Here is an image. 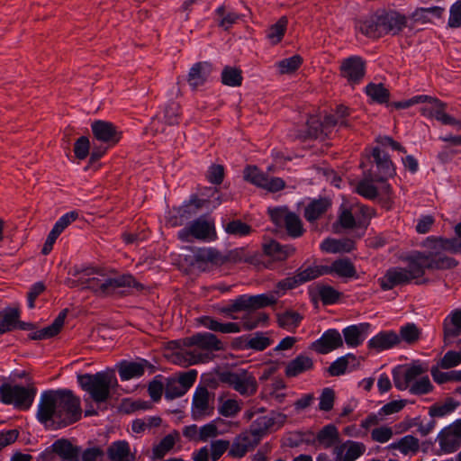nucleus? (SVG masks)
<instances>
[{
  "mask_svg": "<svg viewBox=\"0 0 461 461\" xmlns=\"http://www.w3.org/2000/svg\"><path fill=\"white\" fill-rule=\"evenodd\" d=\"M424 247L429 252H415L407 258L408 266L405 271L410 275V280L419 279L425 274V270L451 269L457 265V261L442 254V251L461 253V239H443L429 237L424 241Z\"/></svg>",
  "mask_w": 461,
  "mask_h": 461,
  "instance_id": "1",
  "label": "nucleus"
},
{
  "mask_svg": "<svg viewBox=\"0 0 461 461\" xmlns=\"http://www.w3.org/2000/svg\"><path fill=\"white\" fill-rule=\"evenodd\" d=\"M185 347H195L192 350H182L176 353V362L184 366L205 363L212 359L213 351L221 350L222 343L218 338L209 332L196 333L183 339Z\"/></svg>",
  "mask_w": 461,
  "mask_h": 461,
  "instance_id": "2",
  "label": "nucleus"
},
{
  "mask_svg": "<svg viewBox=\"0 0 461 461\" xmlns=\"http://www.w3.org/2000/svg\"><path fill=\"white\" fill-rule=\"evenodd\" d=\"M407 26V18L395 11H377L365 20L358 21L357 28L370 38L385 34L396 35Z\"/></svg>",
  "mask_w": 461,
  "mask_h": 461,
  "instance_id": "3",
  "label": "nucleus"
},
{
  "mask_svg": "<svg viewBox=\"0 0 461 461\" xmlns=\"http://www.w3.org/2000/svg\"><path fill=\"white\" fill-rule=\"evenodd\" d=\"M86 275L96 274L97 276L89 277L85 283L86 287L91 289L96 295L106 297L113 294L116 289L121 287H134L137 290H142L143 285L136 281L131 275H122L110 277L104 273H100L95 268L85 270Z\"/></svg>",
  "mask_w": 461,
  "mask_h": 461,
  "instance_id": "4",
  "label": "nucleus"
},
{
  "mask_svg": "<svg viewBox=\"0 0 461 461\" xmlns=\"http://www.w3.org/2000/svg\"><path fill=\"white\" fill-rule=\"evenodd\" d=\"M77 382L82 389L87 392L95 402H104L110 397V389L115 384L116 378L107 372L84 374L77 375Z\"/></svg>",
  "mask_w": 461,
  "mask_h": 461,
  "instance_id": "5",
  "label": "nucleus"
},
{
  "mask_svg": "<svg viewBox=\"0 0 461 461\" xmlns=\"http://www.w3.org/2000/svg\"><path fill=\"white\" fill-rule=\"evenodd\" d=\"M55 393V405L57 423L59 427H66L81 418L82 410L80 400L70 390H57Z\"/></svg>",
  "mask_w": 461,
  "mask_h": 461,
  "instance_id": "6",
  "label": "nucleus"
},
{
  "mask_svg": "<svg viewBox=\"0 0 461 461\" xmlns=\"http://www.w3.org/2000/svg\"><path fill=\"white\" fill-rule=\"evenodd\" d=\"M218 379L242 396H252L258 390V382L255 376L245 369L220 372Z\"/></svg>",
  "mask_w": 461,
  "mask_h": 461,
  "instance_id": "7",
  "label": "nucleus"
},
{
  "mask_svg": "<svg viewBox=\"0 0 461 461\" xmlns=\"http://www.w3.org/2000/svg\"><path fill=\"white\" fill-rule=\"evenodd\" d=\"M36 392L32 385L24 387L5 383L0 386V400L5 404H13L18 410H28L34 401Z\"/></svg>",
  "mask_w": 461,
  "mask_h": 461,
  "instance_id": "8",
  "label": "nucleus"
},
{
  "mask_svg": "<svg viewBox=\"0 0 461 461\" xmlns=\"http://www.w3.org/2000/svg\"><path fill=\"white\" fill-rule=\"evenodd\" d=\"M190 237L199 240H215L217 235L214 221L208 220L205 216H201L178 232V238L182 241H189Z\"/></svg>",
  "mask_w": 461,
  "mask_h": 461,
  "instance_id": "9",
  "label": "nucleus"
},
{
  "mask_svg": "<svg viewBox=\"0 0 461 461\" xmlns=\"http://www.w3.org/2000/svg\"><path fill=\"white\" fill-rule=\"evenodd\" d=\"M270 217L276 226H285L287 234L292 238H299L304 233L300 217L286 208H275L269 211Z\"/></svg>",
  "mask_w": 461,
  "mask_h": 461,
  "instance_id": "10",
  "label": "nucleus"
},
{
  "mask_svg": "<svg viewBox=\"0 0 461 461\" xmlns=\"http://www.w3.org/2000/svg\"><path fill=\"white\" fill-rule=\"evenodd\" d=\"M339 75L348 86L355 87L360 84L366 75V61L359 56H350L342 59Z\"/></svg>",
  "mask_w": 461,
  "mask_h": 461,
  "instance_id": "11",
  "label": "nucleus"
},
{
  "mask_svg": "<svg viewBox=\"0 0 461 461\" xmlns=\"http://www.w3.org/2000/svg\"><path fill=\"white\" fill-rule=\"evenodd\" d=\"M185 260L193 267L205 271L210 265H223V255L213 248H200L193 250V254L186 256Z\"/></svg>",
  "mask_w": 461,
  "mask_h": 461,
  "instance_id": "12",
  "label": "nucleus"
},
{
  "mask_svg": "<svg viewBox=\"0 0 461 461\" xmlns=\"http://www.w3.org/2000/svg\"><path fill=\"white\" fill-rule=\"evenodd\" d=\"M372 157L376 167V171L367 172V176L370 180L376 182H384L388 177L395 175V167L389 155L381 150L379 147H375L372 151Z\"/></svg>",
  "mask_w": 461,
  "mask_h": 461,
  "instance_id": "13",
  "label": "nucleus"
},
{
  "mask_svg": "<svg viewBox=\"0 0 461 461\" xmlns=\"http://www.w3.org/2000/svg\"><path fill=\"white\" fill-rule=\"evenodd\" d=\"M91 129L95 139L105 143L107 147L116 145L122 139V132L113 123L107 121H95Z\"/></svg>",
  "mask_w": 461,
  "mask_h": 461,
  "instance_id": "14",
  "label": "nucleus"
},
{
  "mask_svg": "<svg viewBox=\"0 0 461 461\" xmlns=\"http://www.w3.org/2000/svg\"><path fill=\"white\" fill-rule=\"evenodd\" d=\"M342 346L341 334L335 329H330L319 339L312 343L311 348L319 354H328Z\"/></svg>",
  "mask_w": 461,
  "mask_h": 461,
  "instance_id": "15",
  "label": "nucleus"
},
{
  "mask_svg": "<svg viewBox=\"0 0 461 461\" xmlns=\"http://www.w3.org/2000/svg\"><path fill=\"white\" fill-rule=\"evenodd\" d=\"M54 397L55 393H53V391H46L41 394L37 418L44 425H48L50 421L57 423V406L55 405Z\"/></svg>",
  "mask_w": 461,
  "mask_h": 461,
  "instance_id": "16",
  "label": "nucleus"
},
{
  "mask_svg": "<svg viewBox=\"0 0 461 461\" xmlns=\"http://www.w3.org/2000/svg\"><path fill=\"white\" fill-rule=\"evenodd\" d=\"M410 275L405 271L403 267H391L389 268L384 276L379 278L378 282L380 287L384 291L391 290L397 285H402L409 284Z\"/></svg>",
  "mask_w": 461,
  "mask_h": 461,
  "instance_id": "17",
  "label": "nucleus"
},
{
  "mask_svg": "<svg viewBox=\"0 0 461 461\" xmlns=\"http://www.w3.org/2000/svg\"><path fill=\"white\" fill-rule=\"evenodd\" d=\"M259 443L248 431L237 436L229 450V456L234 458L244 456L247 452L253 450Z\"/></svg>",
  "mask_w": 461,
  "mask_h": 461,
  "instance_id": "18",
  "label": "nucleus"
},
{
  "mask_svg": "<svg viewBox=\"0 0 461 461\" xmlns=\"http://www.w3.org/2000/svg\"><path fill=\"white\" fill-rule=\"evenodd\" d=\"M209 399L210 393L205 386L196 388L192 403V415L194 419L198 420L210 414Z\"/></svg>",
  "mask_w": 461,
  "mask_h": 461,
  "instance_id": "19",
  "label": "nucleus"
},
{
  "mask_svg": "<svg viewBox=\"0 0 461 461\" xmlns=\"http://www.w3.org/2000/svg\"><path fill=\"white\" fill-rule=\"evenodd\" d=\"M212 72V64L207 61H200L192 66L187 75V82L193 89L203 86L209 78Z\"/></svg>",
  "mask_w": 461,
  "mask_h": 461,
  "instance_id": "20",
  "label": "nucleus"
},
{
  "mask_svg": "<svg viewBox=\"0 0 461 461\" xmlns=\"http://www.w3.org/2000/svg\"><path fill=\"white\" fill-rule=\"evenodd\" d=\"M443 337L446 344L450 343V339L461 335V309H456L451 312L443 321Z\"/></svg>",
  "mask_w": 461,
  "mask_h": 461,
  "instance_id": "21",
  "label": "nucleus"
},
{
  "mask_svg": "<svg viewBox=\"0 0 461 461\" xmlns=\"http://www.w3.org/2000/svg\"><path fill=\"white\" fill-rule=\"evenodd\" d=\"M399 346L397 333L393 330L381 331L368 341L369 349L376 352Z\"/></svg>",
  "mask_w": 461,
  "mask_h": 461,
  "instance_id": "22",
  "label": "nucleus"
},
{
  "mask_svg": "<svg viewBox=\"0 0 461 461\" xmlns=\"http://www.w3.org/2000/svg\"><path fill=\"white\" fill-rule=\"evenodd\" d=\"M264 254L276 261H285L293 256L296 249L290 244L282 245L276 240H270L263 244Z\"/></svg>",
  "mask_w": 461,
  "mask_h": 461,
  "instance_id": "23",
  "label": "nucleus"
},
{
  "mask_svg": "<svg viewBox=\"0 0 461 461\" xmlns=\"http://www.w3.org/2000/svg\"><path fill=\"white\" fill-rule=\"evenodd\" d=\"M313 360L306 355H299L286 364L285 375L288 378L296 377L313 368Z\"/></svg>",
  "mask_w": 461,
  "mask_h": 461,
  "instance_id": "24",
  "label": "nucleus"
},
{
  "mask_svg": "<svg viewBox=\"0 0 461 461\" xmlns=\"http://www.w3.org/2000/svg\"><path fill=\"white\" fill-rule=\"evenodd\" d=\"M67 314L68 309L62 310L50 326L29 334V338L31 339L38 340L46 339L56 336L63 327Z\"/></svg>",
  "mask_w": 461,
  "mask_h": 461,
  "instance_id": "25",
  "label": "nucleus"
},
{
  "mask_svg": "<svg viewBox=\"0 0 461 461\" xmlns=\"http://www.w3.org/2000/svg\"><path fill=\"white\" fill-rule=\"evenodd\" d=\"M370 328L369 323L351 325L342 330L345 342L348 347L357 348L365 340V334Z\"/></svg>",
  "mask_w": 461,
  "mask_h": 461,
  "instance_id": "26",
  "label": "nucleus"
},
{
  "mask_svg": "<svg viewBox=\"0 0 461 461\" xmlns=\"http://www.w3.org/2000/svg\"><path fill=\"white\" fill-rule=\"evenodd\" d=\"M331 202L327 198L312 201L304 209L303 216L310 223L315 222L330 208Z\"/></svg>",
  "mask_w": 461,
  "mask_h": 461,
  "instance_id": "27",
  "label": "nucleus"
},
{
  "mask_svg": "<svg viewBox=\"0 0 461 461\" xmlns=\"http://www.w3.org/2000/svg\"><path fill=\"white\" fill-rule=\"evenodd\" d=\"M339 441V433L337 427L333 424L324 426L314 438V442L318 443V447L325 449L333 447Z\"/></svg>",
  "mask_w": 461,
  "mask_h": 461,
  "instance_id": "28",
  "label": "nucleus"
},
{
  "mask_svg": "<svg viewBox=\"0 0 461 461\" xmlns=\"http://www.w3.org/2000/svg\"><path fill=\"white\" fill-rule=\"evenodd\" d=\"M179 439L180 434L176 429L165 436L157 445L153 447L152 459L163 458L174 448L176 443L179 441Z\"/></svg>",
  "mask_w": 461,
  "mask_h": 461,
  "instance_id": "29",
  "label": "nucleus"
},
{
  "mask_svg": "<svg viewBox=\"0 0 461 461\" xmlns=\"http://www.w3.org/2000/svg\"><path fill=\"white\" fill-rule=\"evenodd\" d=\"M201 325L212 331L221 333H238L241 330L240 326L235 322L221 323L210 316H202L198 319Z\"/></svg>",
  "mask_w": 461,
  "mask_h": 461,
  "instance_id": "30",
  "label": "nucleus"
},
{
  "mask_svg": "<svg viewBox=\"0 0 461 461\" xmlns=\"http://www.w3.org/2000/svg\"><path fill=\"white\" fill-rule=\"evenodd\" d=\"M148 361L143 360V363L130 362L123 360L118 365V372L122 381L130 380L134 377H140L144 374L145 365Z\"/></svg>",
  "mask_w": 461,
  "mask_h": 461,
  "instance_id": "31",
  "label": "nucleus"
},
{
  "mask_svg": "<svg viewBox=\"0 0 461 461\" xmlns=\"http://www.w3.org/2000/svg\"><path fill=\"white\" fill-rule=\"evenodd\" d=\"M52 449L62 458L61 461L78 460L79 449L68 439H58L53 443Z\"/></svg>",
  "mask_w": 461,
  "mask_h": 461,
  "instance_id": "32",
  "label": "nucleus"
},
{
  "mask_svg": "<svg viewBox=\"0 0 461 461\" xmlns=\"http://www.w3.org/2000/svg\"><path fill=\"white\" fill-rule=\"evenodd\" d=\"M421 335V330L415 323H406L400 328L399 333H397L399 345L402 342L409 346L415 345L420 339Z\"/></svg>",
  "mask_w": 461,
  "mask_h": 461,
  "instance_id": "33",
  "label": "nucleus"
},
{
  "mask_svg": "<svg viewBox=\"0 0 461 461\" xmlns=\"http://www.w3.org/2000/svg\"><path fill=\"white\" fill-rule=\"evenodd\" d=\"M324 275H329V269L327 266H309L305 268L301 267L295 272V276L300 285L312 281Z\"/></svg>",
  "mask_w": 461,
  "mask_h": 461,
  "instance_id": "34",
  "label": "nucleus"
},
{
  "mask_svg": "<svg viewBox=\"0 0 461 461\" xmlns=\"http://www.w3.org/2000/svg\"><path fill=\"white\" fill-rule=\"evenodd\" d=\"M347 447V451L340 461H355L366 451V446L361 442L348 440L342 446L336 447L335 453L337 456L341 455L343 448Z\"/></svg>",
  "mask_w": 461,
  "mask_h": 461,
  "instance_id": "35",
  "label": "nucleus"
},
{
  "mask_svg": "<svg viewBox=\"0 0 461 461\" xmlns=\"http://www.w3.org/2000/svg\"><path fill=\"white\" fill-rule=\"evenodd\" d=\"M20 319V310L17 307H7L0 312V327L5 332L17 328Z\"/></svg>",
  "mask_w": 461,
  "mask_h": 461,
  "instance_id": "36",
  "label": "nucleus"
},
{
  "mask_svg": "<svg viewBox=\"0 0 461 461\" xmlns=\"http://www.w3.org/2000/svg\"><path fill=\"white\" fill-rule=\"evenodd\" d=\"M275 424V420L272 417L261 416L255 420L250 425V429L247 430L253 438L259 443L261 438L268 431V429Z\"/></svg>",
  "mask_w": 461,
  "mask_h": 461,
  "instance_id": "37",
  "label": "nucleus"
},
{
  "mask_svg": "<svg viewBox=\"0 0 461 461\" xmlns=\"http://www.w3.org/2000/svg\"><path fill=\"white\" fill-rule=\"evenodd\" d=\"M227 262H249L256 266L261 264L258 255H247L243 248L230 250L226 256H223V264Z\"/></svg>",
  "mask_w": 461,
  "mask_h": 461,
  "instance_id": "38",
  "label": "nucleus"
},
{
  "mask_svg": "<svg viewBox=\"0 0 461 461\" xmlns=\"http://www.w3.org/2000/svg\"><path fill=\"white\" fill-rule=\"evenodd\" d=\"M221 78L224 86L238 87L242 85V71L237 67L225 66L221 71Z\"/></svg>",
  "mask_w": 461,
  "mask_h": 461,
  "instance_id": "39",
  "label": "nucleus"
},
{
  "mask_svg": "<svg viewBox=\"0 0 461 461\" xmlns=\"http://www.w3.org/2000/svg\"><path fill=\"white\" fill-rule=\"evenodd\" d=\"M365 92L366 95L372 99V101L377 104H386L390 99L389 90L385 88L381 83H369L366 86Z\"/></svg>",
  "mask_w": 461,
  "mask_h": 461,
  "instance_id": "40",
  "label": "nucleus"
},
{
  "mask_svg": "<svg viewBox=\"0 0 461 461\" xmlns=\"http://www.w3.org/2000/svg\"><path fill=\"white\" fill-rule=\"evenodd\" d=\"M129 454L130 447L124 440L115 441L107 448V456L111 461H126Z\"/></svg>",
  "mask_w": 461,
  "mask_h": 461,
  "instance_id": "41",
  "label": "nucleus"
},
{
  "mask_svg": "<svg viewBox=\"0 0 461 461\" xmlns=\"http://www.w3.org/2000/svg\"><path fill=\"white\" fill-rule=\"evenodd\" d=\"M329 274L336 273L340 277H354L357 271L354 265L348 259L335 260L330 267H328Z\"/></svg>",
  "mask_w": 461,
  "mask_h": 461,
  "instance_id": "42",
  "label": "nucleus"
},
{
  "mask_svg": "<svg viewBox=\"0 0 461 461\" xmlns=\"http://www.w3.org/2000/svg\"><path fill=\"white\" fill-rule=\"evenodd\" d=\"M303 320V316L294 311L288 310L285 312L277 314V323L278 325L286 330L295 329L299 326L300 322Z\"/></svg>",
  "mask_w": 461,
  "mask_h": 461,
  "instance_id": "43",
  "label": "nucleus"
},
{
  "mask_svg": "<svg viewBox=\"0 0 461 461\" xmlns=\"http://www.w3.org/2000/svg\"><path fill=\"white\" fill-rule=\"evenodd\" d=\"M317 294L320 297L321 303L324 305L333 304L337 303L341 295V294L331 287L330 285H317Z\"/></svg>",
  "mask_w": 461,
  "mask_h": 461,
  "instance_id": "44",
  "label": "nucleus"
},
{
  "mask_svg": "<svg viewBox=\"0 0 461 461\" xmlns=\"http://www.w3.org/2000/svg\"><path fill=\"white\" fill-rule=\"evenodd\" d=\"M287 23V18L283 16L268 29L267 38L274 44L279 43L282 41L286 31Z\"/></svg>",
  "mask_w": 461,
  "mask_h": 461,
  "instance_id": "45",
  "label": "nucleus"
},
{
  "mask_svg": "<svg viewBox=\"0 0 461 461\" xmlns=\"http://www.w3.org/2000/svg\"><path fill=\"white\" fill-rule=\"evenodd\" d=\"M225 231L230 235L244 237L252 232L250 225L241 221L240 220H233L224 224Z\"/></svg>",
  "mask_w": 461,
  "mask_h": 461,
  "instance_id": "46",
  "label": "nucleus"
},
{
  "mask_svg": "<svg viewBox=\"0 0 461 461\" xmlns=\"http://www.w3.org/2000/svg\"><path fill=\"white\" fill-rule=\"evenodd\" d=\"M392 447L399 449L404 455L410 452L416 453L420 447L419 439L414 436L407 435L393 444Z\"/></svg>",
  "mask_w": 461,
  "mask_h": 461,
  "instance_id": "47",
  "label": "nucleus"
},
{
  "mask_svg": "<svg viewBox=\"0 0 461 461\" xmlns=\"http://www.w3.org/2000/svg\"><path fill=\"white\" fill-rule=\"evenodd\" d=\"M323 131H325V129L322 122L317 117L312 116L307 121V131L304 134H299L297 137L302 140L317 139Z\"/></svg>",
  "mask_w": 461,
  "mask_h": 461,
  "instance_id": "48",
  "label": "nucleus"
},
{
  "mask_svg": "<svg viewBox=\"0 0 461 461\" xmlns=\"http://www.w3.org/2000/svg\"><path fill=\"white\" fill-rule=\"evenodd\" d=\"M349 360L355 361L356 357L353 354H348L344 357H339L328 368V372L331 376H339L343 375L349 364Z\"/></svg>",
  "mask_w": 461,
  "mask_h": 461,
  "instance_id": "49",
  "label": "nucleus"
},
{
  "mask_svg": "<svg viewBox=\"0 0 461 461\" xmlns=\"http://www.w3.org/2000/svg\"><path fill=\"white\" fill-rule=\"evenodd\" d=\"M162 420L158 416L148 417L147 419H137L132 421L131 429L135 433H142L147 429L160 426Z\"/></svg>",
  "mask_w": 461,
  "mask_h": 461,
  "instance_id": "50",
  "label": "nucleus"
},
{
  "mask_svg": "<svg viewBox=\"0 0 461 461\" xmlns=\"http://www.w3.org/2000/svg\"><path fill=\"white\" fill-rule=\"evenodd\" d=\"M303 63V58L300 55H294L284 59L277 63L280 74H291L296 71Z\"/></svg>",
  "mask_w": 461,
  "mask_h": 461,
  "instance_id": "51",
  "label": "nucleus"
},
{
  "mask_svg": "<svg viewBox=\"0 0 461 461\" xmlns=\"http://www.w3.org/2000/svg\"><path fill=\"white\" fill-rule=\"evenodd\" d=\"M268 319L265 312L249 313L243 317L242 326L245 330H252L258 325L267 323Z\"/></svg>",
  "mask_w": 461,
  "mask_h": 461,
  "instance_id": "52",
  "label": "nucleus"
},
{
  "mask_svg": "<svg viewBox=\"0 0 461 461\" xmlns=\"http://www.w3.org/2000/svg\"><path fill=\"white\" fill-rule=\"evenodd\" d=\"M218 25L228 30L233 23L237 22L240 16L234 12H227L224 5L216 9Z\"/></svg>",
  "mask_w": 461,
  "mask_h": 461,
  "instance_id": "53",
  "label": "nucleus"
},
{
  "mask_svg": "<svg viewBox=\"0 0 461 461\" xmlns=\"http://www.w3.org/2000/svg\"><path fill=\"white\" fill-rule=\"evenodd\" d=\"M267 175L261 172L257 167L249 166L244 170L245 180L256 185L259 187H263L266 185Z\"/></svg>",
  "mask_w": 461,
  "mask_h": 461,
  "instance_id": "54",
  "label": "nucleus"
},
{
  "mask_svg": "<svg viewBox=\"0 0 461 461\" xmlns=\"http://www.w3.org/2000/svg\"><path fill=\"white\" fill-rule=\"evenodd\" d=\"M431 375L433 377V380L439 384L449 381L461 382V370L441 372L437 367H433L431 369Z\"/></svg>",
  "mask_w": 461,
  "mask_h": 461,
  "instance_id": "55",
  "label": "nucleus"
},
{
  "mask_svg": "<svg viewBox=\"0 0 461 461\" xmlns=\"http://www.w3.org/2000/svg\"><path fill=\"white\" fill-rule=\"evenodd\" d=\"M433 390V385L428 375L421 376L419 380L412 383L409 391L414 395H422L430 393Z\"/></svg>",
  "mask_w": 461,
  "mask_h": 461,
  "instance_id": "56",
  "label": "nucleus"
},
{
  "mask_svg": "<svg viewBox=\"0 0 461 461\" xmlns=\"http://www.w3.org/2000/svg\"><path fill=\"white\" fill-rule=\"evenodd\" d=\"M185 393V390L176 378H168L165 385V397L173 400L183 396Z\"/></svg>",
  "mask_w": 461,
  "mask_h": 461,
  "instance_id": "57",
  "label": "nucleus"
},
{
  "mask_svg": "<svg viewBox=\"0 0 461 461\" xmlns=\"http://www.w3.org/2000/svg\"><path fill=\"white\" fill-rule=\"evenodd\" d=\"M367 179L360 181L356 188L358 194L367 198L375 199L378 195L377 188L371 184L370 178L366 176Z\"/></svg>",
  "mask_w": 461,
  "mask_h": 461,
  "instance_id": "58",
  "label": "nucleus"
},
{
  "mask_svg": "<svg viewBox=\"0 0 461 461\" xmlns=\"http://www.w3.org/2000/svg\"><path fill=\"white\" fill-rule=\"evenodd\" d=\"M78 217V213L75 211L69 212L63 216H61L59 221L55 223L52 230H50L57 236H59L60 233L73 221H75Z\"/></svg>",
  "mask_w": 461,
  "mask_h": 461,
  "instance_id": "59",
  "label": "nucleus"
},
{
  "mask_svg": "<svg viewBox=\"0 0 461 461\" xmlns=\"http://www.w3.org/2000/svg\"><path fill=\"white\" fill-rule=\"evenodd\" d=\"M335 402V392L330 387L321 391L320 396L319 409L323 411H330L333 409Z\"/></svg>",
  "mask_w": 461,
  "mask_h": 461,
  "instance_id": "60",
  "label": "nucleus"
},
{
  "mask_svg": "<svg viewBox=\"0 0 461 461\" xmlns=\"http://www.w3.org/2000/svg\"><path fill=\"white\" fill-rule=\"evenodd\" d=\"M461 344V339L458 341ZM461 363V350L460 351H447L441 358L439 366L444 369H449L458 366Z\"/></svg>",
  "mask_w": 461,
  "mask_h": 461,
  "instance_id": "61",
  "label": "nucleus"
},
{
  "mask_svg": "<svg viewBox=\"0 0 461 461\" xmlns=\"http://www.w3.org/2000/svg\"><path fill=\"white\" fill-rule=\"evenodd\" d=\"M90 142L89 139L82 136L77 140L74 145V153L77 158L82 160L89 155Z\"/></svg>",
  "mask_w": 461,
  "mask_h": 461,
  "instance_id": "62",
  "label": "nucleus"
},
{
  "mask_svg": "<svg viewBox=\"0 0 461 461\" xmlns=\"http://www.w3.org/2000/svg\"><path fill=\"white\" fill-rule=\"evenodd\" d=\"M240 411L239 402L233 399H228L224 401L219 407V412L224 417H234Z\"/></svg>",
  "mask_w": 461,
  "mask_h": 461,
  "instance_id": "63",
  "label": "nucleus"
},
{
  "mask_svg": "<svg viewBox=\"0 0 461 461\" xmlns=\"http://www.w3.org/2000/svg\"><path fill=\"white\" fill-rule=\"evenodd\" d=\"M447 25L450 28H458L461 26V0L456 1L450 7V14Z\"/></svg>",
  "mask_w": 461,
  "mask_h": 461,
  "instance_id": "64",
  "label": "nucleus"
}]
</instances>
